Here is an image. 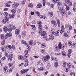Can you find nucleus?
Wrapping results in <instances>:
<instances>
[{
  "mask_svg": "<svg viewBox=\"0 0 76 76\" xmlns=\"http://www.w3.org/2000/svg\"><path fill=\"white\" fill-rule=\"evenodd\" d=\"M5 55L8 58L9 61L10 62V61H12V58H13V55H11V56H10V54L6 52L5 53Z\"/></svg>",
  "mask_w": 76,
  "mask_h": 76,
  "instance_id": "f257e3e1",
  "label": "nucleus"
},
{
  "mask_svg": "<svg viewBox=\"0 0 76 76\" xmlns=\"http://www.w3.org/2000/svg\"><path fill=\"white\" fill-rule=\"evenodd\" d=\"M13 29V28L12 27H10L8 28L6 26H5L3 27L4 31V32H5V33H7V31L11 32V31H12Z\"/></svg>",
  "mask_w": 76,
  "mask_h": 76,
  "instance_id": "f03ea898",
  "label": "nucleus"
},
{
  "mask_svg": "<svg viewBox=\"0 0 76 76\" xmlns=\"http://www.w3.org/2000/svg\"><path fill=\"white\" fill-rule=\"evenodd\" d=\"M42 61L43 62H46V61H48L50 60V56L48 55H46L45 57H44V58H42Z\"/></svg>",
  "mask_w": 76,
  "mask_h": 76,
  "instance_id": "7ed1b4c3",
  "label": "nucleus"
},
{
  "mask_svg": "<svg viewBox=\"0 0 76 76\" xmlns=\"http://www.w3.org/2000/svg\"><path fill=\"white\" fill-rule=\"evenodd\" d=\"M59 11L61 13L62 16H64L66 13V10H63V7H61L59 10Z\"/></svg>",
  "mask_w": 76,
  "mask_h": 76,
  "instance_id": "20e7f679",
  "label": "nucleus"
},
{
  "mask_svg": "<svg viewBox=\"0 0 76 76\" xmlns=\"http://www.w3.org/2000/svg\"><path fill=\"white\" fill-rule=\"evenodd\" d=\"M1 22L2 23H4V24H7V23H9V19L7 18L2 20Z\"/></svg>",
  "mask_w": 76,
  "mask_h": 76,
  "instance_id": "39448f33",
  "label": "nucleus"
},
{
  "mask_svg": "<svg viewBox=\"0 0 76 76\" xmlns=\"http://www.w3.org/2000/svg\"><path fill=\"white\" fill-rule=\"evenodd\" d=\"M37 23L38 25V29H40V30H42V26L41 25L42 24V22L41 21H38L37 22Z\"/></svg>",
  "mask_w": 76,
  "mask_h": 76,
  "instance_id": "423d86ee",
  "label": "nucleus"
},
{
  "mask_svg": "<svg viewBox=\"0 0 76 76\" xmlns=\"http://www.w3.org/2000/svg\"><path fill=\"white\" fill-rule=\"evenodd\" d=\"M45 35H46V32H45V31H43L41 34V37H43V39H46L47 40V37L45 36Z\"/></svg>",
  "mask_w": 76,
  "mask_h": 76,
  "instance_id": "0eeeda50",
  "label": "nucleus"
},
{
  "mask_svg": "<svg viewBox=\"0 0 76 76\" xmlns=\"http://www.w3.org/2000/svg\"><path fill=\"white\" fill-rule=\"evenodd\" d=\"M19 6V4H17V3H13L12 5V9H15L16 8H17Z\"/></svg>",
  "mask_w": 76,
  "mask_h": 76,
  "instance_id": "6e6552de",
  "label": "nucleus"
},
{
  "mask_svg": "<svg viewBox=\"0 0 76 76\" xmlns=\"http://www.w3.org/2000/svg\"><path fill=\"white\" fill-rule=\"evenodd\" d=\"M52 24H53V27H56L57 26V22H56V21L54 20H52L51 21V22Z\"/></svg>",
  "mask_w": 76,
  "mask_h": 76,
  "instance_id": "1a4fd4ad",
  "label": "nucleus"
},
{
  "mask_svg": "<svg viewBox=\"0 0 76 76\" xmlns=\"http://www.w3.org/2000/svg\"><path fill=\"white\" fill-rule=\"evenodd\" d=\"M28 70H29V69H22L21 70L20 72L21 74H25V73H26Z\"/></svg>",
  "mask_w": 76,
  "mask_h": 76,
  "instance_id": "9d476101",
  "label": "nucleus"
},
{
  "mask_svg": "<svg viewBox=\"0 0 76 76\" xmlns=\"http://www.w3.org/2000/svg\"><path fill=\"white\" fill-rule=\"evenodd\" d=\"M55 20H57L58 26L59 28L60 27V20L58 19L56 17H55Z\"/></svg>",
  "mask_w": 76,
  "mask_h": 76,
  "instance_id": "9b49d317",
  "label": "nucleus"
},
{
  "mask_svg": "<svg viewBox=\"0 0 76 76\" xmlns=\"http://www.w3.org/2000/svg\"><path fill=\"white\" fill-rule=\"evenodd\" d=\"M12 37V33H9L6 34L5 36V39H7L9 37Z\"/></svg>",
  "mask_w": 76,
  "mask_h": 76,
  "instance_id": "f8f14e48",
  "label": "nucleus"
},
{
  "mask_svg": "<svg viewBox=\"0 0 76 76\" xmlns=\"http://www.w3.org/2000/svg\"><path fill=\"white\" fill-rule=\"evenodd\" d=\"M19 32H20V30H19V29L18 28L15 31V34L16 35V36H18V35H19Z\"/></svg>",
  "mask_w": 76,
  "mask_h": 76,
  "instance_id": "ddd939ff",
  "label": "nucleus"
},
{
  "mask_svg": "<svg viewBox=\"0 0 76 76\" xmlns=\"http://www.w3.org/2000/svg\"><path fill=\"white\" fill-rule=\"evenodd\" d=\"M0 37L1 38V39L3 40V41H4L5 40V37H4V34H1L0 35Z\"/></svg>",
  "mask_w": 76,
  "mask_h": 76,
  "instance_id": "4468645a",
  "label": "nucleus"
},
{
  "mask_svg": "<svg viewBox=\"0 0 76 76\" xmlns=\"http://www.w3.org/2000/svg\"><path fill=\"white\" fill-rule=\"evenodd\" d=\"M18 59L19 60H20L21 59L22 60H23V57L22 56L20 55H19L18 56Z\"/></svg>",
  "mask_w": 76,
  "mask_h": 76,
  "instance_id": "2eb2a0df",
  "label": "nucleus"
},
{
  "mask_svg": "<svg viewBox=\"0 0 76 76\" xmlns=\"http://www.w3.org/2000/svg\"><path fill=\"white\" fill-rule=\"evenodd\" d=\"M20 41L21 44H24V45H27L28 44L26 42V41L23 40H21Z\"/></svg>",
  "mask_w": 76,
  "mask_h": 76,
  "instance_id": "dca6fc26",
  "label": "nucleus"
},
{
  "mask_svg": "<svg viewBox=\"0 0 76 76\" xmlns=\"http://www.w3.org/2000/svg\"><path fill=\"white\" fill-rule=\"evenodd\" d=\"M42 7V4L41 3L38 4L37 6V9L41 8Z\"/></svg>",
  "mask_w": 76,
  "mask_h": 76,
  "instance_id": "f3484780",
  "label": "nucleus"
},
{
  "mask_svg": "<svg viewBox=\"0 0 76 76\" xmlns=\"http://www.w3.org/2000/svg\"><path fill=\"white\" fill-rule=\"evenodd\" d=\"M68 67L69 69H70L72 67V63L70 62H68L67 64Z\"/></svg>",
  "mask_w": 76,
  "mask_h": 76,
  "instance_id": "a211bd4d",
  "label": "nucleus"
},
{
  "mask_svg": "<svg viewBox=\"0 0 76 76\" xmlns=\"http://www.w3.org/2000/svg\"><path fill=\"white\" fill-rule=\"evenodd\" d=\"M52 2L54 3V4H56V3H58L60 1L59 0H52Z\"/></svg>",
  "mask_w": 76,
  "mask_h": 76,
  "instance_id": "6ab92c4d",
  "label": "nucleus"
},
{
  "mask_svg": "<svg viewBox=\"0 0 76 76\" xmlns=\"http://www.w3.org/2000/svg\"><path fill=\"white\" fill-rule=\"evenodd\" d=\"M21 35L22 37H25L26 36V33L25 32H23L21 33Z\"/></svg>",
  "mask_w": 76,
  "mask_h": 76,
  "instance_id": "aec40b11",
  "label": "nucleus"
},
{
  "mask_svg": "<svg viewBox=\"0 0 76 76\" xmlns=\"http://www.w3.org/2000/svg\"><path fill=\"white\" fill-rule=\"evenodd\" d=\"M71 47V48H75L76 47V43H73V44H72Z\"/></svg>",
  "mask_w": 76,
  "mask_h": 76,
  "instance_id": "412c9836",
  "label": "nucleus"
},
{
  "mask_svg": "<svg viewBox=\"0 0 76 76\" xmlns=\"http://www.w3.org/2000/svg\"><path fill=\"white\" fill-rule=\"evenodd\" d=\"M50 38H49V39H54V36L53 35H49Z\"/></svg>",
  "mask_w": 76,
  "mask_h": 76,
  "instance_id": "4be33fe9",
  "label": "nucleus"
},
{
  "mask_svg": "<svg viewBox=\"0 0 76 76\" xmlns=\"http://www.w3.org/2000/svg\"><path fill=\"white\" fill-rule=\"evenodd\" d=\"M5 6L6 7H10V5L8 3H7L5 4Z\"/></svg>",
  "mask_w": 76,
  "mask_h": 76,
  "instance_id": "5701e85b",
  "label": "nucleus"
},
{
  "mask_svg": "<svg viewBox=\"0 0 76 76\" xmlns=\"http://www.w3.org/2000/svg\"><path fill=\"white\" fill-rule=\"evenodd\" d=\"M68 45H69V46H70V47H71L72 44V42L70 41H69L68 42Z\"/></svg>",
  "mask_w": 76,
  "mask_h": 76,
  "instance_id": "b1692460",
  "label": "nucleus"
},
{
  "mask_svg": "<svg viewBox=\"0 0 76 76\" xmlns=\"http://www.w3.org/2000/svg\"><path fill=\"white\" fill-rule=\"evenodd\" d=\"M29 44L30 45H32L33 44V40H31L28 42Z\"/></svg>",
  "mask_w": 76,
  "mask_h": 76,
  "instance_id": "393cba45",
  "label": "nucleus"
},
{
  "mask_svg": "<svg viewBox=\"0 0 76 76\" xmlns=\"http://www.w3.org/2000/svg\"><path fill=\"white\" fill-rule=\"evenodd\" d=\"M62 45L61 42H59V44L58 45V48L59 49H61V47Z\"/></svg>",
  "mask_w": 76,
  "mask_h": 76,
  "instance_id": "a878e982",
  "label": "nucleus"
},
{
  "mask_svg": "<svg viewBox=\"0 0 76 76\" xmlns=\"http://www.w3.org/2000/svg\"><path fill=\"white\" fill-rule=\"evenodd\" d=\"M15 16V15L13 14H10L9 15V17L10 18H14Z\"/></svg>",
  "mask_w": 76,
  "mask_h": 76,
  "instance_id": "bb28decb",
  "label": "nucleus"
},
{
  "mask_svg": "<svg viewBox=\"0 0 76 76\" xmlns=\"http://www.w3.org/2000/svg\"><path fill=\"white\" fill-rule=\"evenodd\" d=\"M39 17L41 19H45V16L42 15H40L39 16Z\"/></svg>",
  "mask_w": 76,
  "mask_h": 76,
  "instance_id": "cd10ccee",
  "label": "nucleus"
},
{
  "mask_svg": "<svg viewBox=\"0 0 76 76\" xmlns=\"http://www.w3.org/2000/svg\"><path fill=\"white\" fill-rule=\"evenodd\" d=\"M64 36L66 38H69V35L67 34V33H64Z\"/></svg>",
  "mask_w": 76,
  "mask_h": 76,
  "instance_id": "c85d7f7f",
  "label": "nucleus"
},
{
  "mask_svg": "<svg viewBox=\"0 0 76 76\" xmlns=\"http://www.w3.org/2000/svg\"><path fill=\"white\" fill-rule=\"evenodd\" d=\"M66 11H69V10H70V7H69V6L67 5H66Z\"/></svg>",
  "mask_w": 76,
  "mask_h": 76,
  "instance_id": "c756f323",
  "label": "nucleus"
},
{
  "mask_svg": "<svg viewBox=\"0 0 76 76\" xmlns=\"http://www.w3.org/2000/svg\"><path fill=\"white\" fill-rule=\"evenodd\" d=\"M11 12L13 13V15L15 16V13L16 12V10L14 9H12L11 10Z\"/></svg>",
  "mask_w": 76,
  "mask_h": 76,
  "instance_id": "7c9ffc66",
  "label": "nucleus"
},
{
  "mask_svg": "<svg viewBox=\"0 0 76 76\" xmlns=\"http://www.w3.org/2000/svg\"><path fill=\"white\" fill-rule=\"evenodd\" d=\"M40 52L43 54H45V50L44 49H42L40 51Z\"/></svg>",
  "mask_w": 76,
  "mask_h": 76,
  "instance_id": "2f4dec72",
  "label": "nucleus"
},
{
  "mask_svg": "<svg viewBox=\"0 0 76 76\" xmlns=\"http://www.w3.org/2000/svg\"><path fill=\"white\" fill-rule=\"evenodd\" d=\"M34 6V5L33 4H32V3H30L28 5V7H33V6Z\"/></svg>",
  "mask_w": 76,
  "mask_h": 76,
  "instance_id": "473e14b6",
  "label": "nucleus"
},
{
  "mask_svg": "<svg viewBox=\"0 0 76 76\" xmlns=\"http://www.w3.org/2000/svg\"><path fill=\"white\" fill-rule=\"evenodd\" d=\"M62 54L63 56H66V52L64 51L62 52Z\"/></svg>",
  "mask_w": 76,
  "mask_h": 76,
  "instance_id": "72a5a7b5",
  "label": "nucleus"
},
{
  "mask_svg": "<svg viewBox=\"0 0 76 76\" xmlns=\"http://www.w3.org/2000/svg\"><path fill=\"white\" fill-rule=\"evenodd\" d=\"M70 1V0H65V3L66 4H69Z\"/></svg>",
  "mask_w": 76,
  "mask_h": 76,
  "instance_id": "f704fd0d",
  "label": "nucleus"
},
{
  "mask_svg": "<svg viewBox=\"0 0 76 76\" xmlns=\"http://www.w3.org/2000/svg\"><path fill=\"white\" fill-rule=\"evenodd\" d=\"M54 64L55 67H57L58 66V62H55Z\"/></svg>",
  "mask_w": 76,
  "mask_h": 76,
  "instance_id": "c9c22d12",
  "label": "nucleus"
},
{
  "mask_svg": "<svg viewBox=\"0 0 76 76\" xmlns=\"http://www.w3.org/2000/svg\"><path fill=\"white\" fill-rule=\"evenodd\" d=\"M64 71H65L66 72H68V70H69V69H68V68L65 67L64 68Z\"/></svg>",
  "mask_w": 76,
  "mask_h": 76,
  "instance_id": "e433bc0d",
  "label": "nucleus"
},
{
  "mask_svg": "<svg viewBox=\"0 0 76 76\" xmlns=\"http://www.w3.org/2000/svg\"><path fill=\"white\" fill-rule=\"evenodd\" d=\"M45 0H43L42 1V4L43 5V6L44 7L45 6V3L46 2H45Z\"/></svg>",
  "mask_w": 76,
  "mask_h": 76,
  "instance_id": "4c0bfd02",
  "label": "nucleus"
},
{
  "mask_svg": "<svg viewBox=\"0 0 76 76\" xmlns=\"http://www.w3.org/2000/svg\"><path fill=\"white\" fill-rule=\"evenodd\" d=\"M27 48L28 49V50L29 51L31 50V47L29 45H27Z\"/></svg>",
  "mask_w": 76,
  "mask_h": 76,
  "instance_id": "58836bf2",
  "label": "nucleus"
},
{
  "mask_svg": "<svg viewBox=\"0 0 76 76\" xmlns=\"http://www.w3.org/2000/svg\"><path fill=\"white\" fill-rule=\"evenodd\" d=\"M63 64L62 66V67H65L66 63V62L65 61H64L63 62Z\"/></svg>",
  "mask_w": 76,
  "mask_h": 76,
  "instance_id": "ea45409f",
  "label": "nucleus"
},
{
  "mask_svg": "<svg viewBox=\"0 0 76 76\" xmlns=\"http://www.w3.org/2000/svg\"><path fill=\"white\" fill-rule=\"evenodd\" d=\"M4 15L5 16H7L9 15V14L7 12H4Z\"/></svg>",
  "mask_w": 76,
  "mask_h": 76,
  "instance_id": "a19ab883",
  "label": "nucleus"
},
{
  "mask_svg": "<svg viewBox=\"0 0 76 76\" xmlns=\"http://www.w3.org/2000/svg\"><path fill=\"white\" fill-rule=\"evenodd\" d=\"M39 30V34H41V32H42V30H41L40 28H38Z\"/></svg>",
  "mask_w": 76,
  "mask_h": 76,
  "instance_id": "79ce46f5",
  "label": "nucleus"
},
{
  "mask_svg": "<svg viewBox=\"0 0 76 76\" xmlns=\"http://www.w3.org/2000/svg\"><path fill=\"white\" fill-rule=\"evenodd\" d=\"M73 75H74V76H75V73L74 72H72L70 73V76H72Z\"/></svg>",
  "mask_w": 76,
  "mask_h": 76,
  "instance_id": "37998d69",
  "label": "nucleus"
},
{
  "mask_svg": "<svg viewBox=\"0 0 76 76\" xmlns=\"http://www.w3.org/2000/svg\"><path fill=\"white\" fill-rule=\"evenodd\" d=\"M41 47L43 48H45L46 47V45H45V44H43L41 45Z\"/></svg>",
  "mask_w": 76,
  "mask_h": 76,
  "instance_id": "c03bdc74",
  "label": "nucleus"
},
{
  "mask_svg": "<svg viewBox=\"0 0 76 76\" xmlns=\"http://www.w3.org/2000/svg\"><path fill=\"white\" fill-rule=\"evenodd\" d=\"M50 16L51 17H52L53 16V12H51L49 13Z\"/></svg>",
  "mask_w": 76,
  "mask_h": 76,
  "instance_id": "a18cd8bd",
  "label": "nucleus"
},
{
  "mask_svg": "<svg viewBox=\"0 0 76 76\" xmlns=\"http://www.w3.org/2000/svg\"><path fill=\"white\" fill-rule=\"evenodd\" d=\"M69 24H66L65 26V28H66V29H68V28H69Z\"/></svg>",
  "mask_w": 76,
  "mask_h": 76,
  "instance_id": "49530a36",
  "label": "nucleus"
},
{
  "mask_svg": "<svg viewBox=\"0 0 76 76\" xmlns=\"http://www.w3.org/2000/svg\"><path fill=\"white\" fill-rule=\"evenodd\" d=\"M51 65H50V64H47V67L48 69H50V67Z\"/></svg>",
  "mask_w": 76,
  "mask_h": 76,
  "instance_id": "de8ad7c7",
  "label": "nucleus"
},
{
  "mask_svg": "<svg viewBox=\"0 0 76 76\" xmlns=\"http://www.w3.org/2000/svg\"><path fill=\"white\" fill-rule=\"evenodd\" d=\"M7 48H9V49H12V46L11 45H8Z\"/></svg>",
  "mask_w": 76,
  "mask_h": 76,
  "instance_id": "09e8293b",
  "label": "nucleus"
},
{
  "mask_svg": "<svg viewBox=\"0 0 76 76\" xmlns=\"http://www.w3.org/2000/svg\"><path fill=\"white\" fill-rule=\"evenodd\" d=\"M72 51V49H69V50H68V53H69V54H71Z\"/></svg>",
  "mask_w": 76,
  "mask_h": 76,
  "instance_id": "8fccbe9b",
  "label": "nucleus"
},
{
  "mask_svg": "<svg viewBox=\"0 0 76 76\" xmlns=\"http://www.w3.org/2000/svg\"><path fill=\"white\" fill-rule=\"evenodd\" d=\"M24 61L25 63H28V59L26 58L24 60Z\"/></svg>",
  "mask_w": 76,
  "mask_h": 76,
  "instance_id": "3c124183",
  "label": "nucleus"
},
{
  "mask_svg": "<svg viewBox=\"0 0 76 76\" xmlns=\"http://www.w3.org/2000/svg\"><path fill=\"white\" fill-rule=\"evenodd\" d=\"M26 1L25 0H22L21 3L23 4H24L25 3V2Z\"/></svg>",
  "mask_w": 76,
  "mask_h": 76,
  "instance_id": "603ef678",
  "label": "nucleus"
},
{
  "mask_svg": "<svg viewBox=\"0 0 76 76\" xmlns=\"http://www.w3.org/2000/svg\"><path fill=\"white\" fill-rule=\"evenodd\" d=\"M9 67H11V66H13V63H10L8 64Z\"/></svg>",
  "mask_w": 76,
  "mask_h": 76,
  "instance_id": "864d4df0",
  "label": "nucleus"
},
{
  "mask_svg": "<svg viewBox=\"0 0 76 76\" xmlns=\"http://www.w3.org/2000/svg\"><path fill=\"white\" fill-rule=\"evenodd\" d=\"M62 5V4L61 2H58L57 4V6L58 7L59 6H61Z\"/></svg>",
  "mask_w": 76,
  "mask_h": 76,
  "instance_id": "5fc2aeb1",
  "label": "nucleus"
},
{
  "mask_svg": "<svg viewBox=\"0 0 76 76\" xmlns=\"http://www.w3.org/2000/svg\"><path fill=\"white\" fill-rule=\"evenodd\" d=\"M24 53L25 54H28V53H29V51H28V50H26L25 51H24Z\"/></svg>",
  "mask_w": 76,
  "mask_h": 76,
  "instance_id": "6e6d98bb",
  "label": "nucleus"
},
{
  "mask_svg": "<svg viewBox=\"0 0 76 76\" xmlns=\"http://www.w3.org/2000/svg\"><path fill=\"white\" fill-rule=\"evenodd\" d=\"M36 14H37V15H38V16H39V15H40V13H39V12L37 11L36 12Z\"/></svg>",
  "mask_w": 76,
  "mask_h": 76,
  "instance_id": "4d7b16f0",
  "label": "nucleus"
},
{
  "mask_svg": "<svg viewBox=\"0 0 76 76\" xmlns=\"http://www.w3.org/2000/svg\"><path fill=\"white\" fill-rule=\"evenodd\" d=\"M7 68H8V67H7V66H4L3 67L4 70H7Z\"/></svg>",
  "mask_w": 76,
  "mask_h": 76,
  "instance_id": "13d9d810",
  "label": "nucleus"
},
{
  "mask_svg": "<svg viewBox=\"0 0 76 76\" xmlns=\"http://www.w3.org/2000/svg\"><path fill=\"white\" fill-rule=\"evenodd\" d=\"M27 54H25L24 55V57L25 58H28V55H27Z\"/></svg>",
  "mask_w": 76,
  "mask_h": 76,
  "instance_id": "bf43d9fd",
  "label": "nucleus"
},
{
  "mask_svg": "<svg viewBox=\"0 0 76 76\" xmlns=\"http://www.w3.org/2000/svg\"><path fill=\"white\" fill-rule=\"evenodd\" d=\"M69 30H72V29H73V28L72 27V26H69Z\"/></svg>",
  "mask_w": 76,
  "mask_h": 76,
  "instance_id": "052dcab7",
  "label": "nucleus"
},
{
  "mask_svg": "<svg viewBox=\"0 0 76 76\" xmlns=\"http://www.w3.org/2000/svg\"><path fill=\"white\" fill-rule=\"evenodd\" d=\"M61 29H61V30H64L65 29V28L64 27V26H63V25H62V26L61 27Z\"/></svg>",
  "mask_w": 76,
  "mask_h": 76,
  "instance_id": "680f3d73",
  "label": "nucleus"
},
{
  "mask_svg": "<svg viewBox=\"0 0 76 76\" xmlns=\"http://www.w3.org/2000/svg\"><path fill=\"white\" fill-rule=\"evenodd\" d=\"M36 21L35 20H33L31 22L33 24H36Z\"/></svg>",
  "mask_w": 76,
  "mask_h": 76,
  "instance_id": "e2e57ef3",
  "label": "nucleus"
},
{
  "mask_svg": "<svg viewBox=\"0 0 76 76\" xmlns=\"http://www.w3.org/2000/svg\"><path fill=\"white\" fill-rule=\"evenodd\" d=\"M23 65H24V63H23L19 64L18 66L19 67H20V66H23Z\"/></svg>",
  "mask_w": 76,
  "mask_h": 76,
  "instance_id": "0e129e2a",
  "label": "nucleus"
},
{
  "mask_svg": "<svg viewBox=\"0 0 76 76\" xmlns=\"http://www.w3.org/2000/svg\"><path fill=\"white\" fill-rule=\"evenodd\" d=\"M4 73H7V72H9V70H7V69H5V70H4Z\"/></svg>",
  "mask_w": 76,
  "mask_h": 76,
  "instance_id": "69168bd1",
  "label": "nucleus"
},
{
  "mask_svg": "<svg viewBox=\"0 0 76 76\" xmlns=\"http://www.w3.org/2000/svg\"><path fill=\"white\" fill-rule=\"evenodd\" d=\"M6 59V57L4 56L1 59V60H5Z\"/></svg>",
  "mask_w": 76,
  "mask_h": 76,
  "instance_id": "338daca9",
  "label": "nucleus"
},
{
  "mask_svg": "<svg viewBox=\"0 0 76 76\" xmlns=\"http://www.w3.org/2000/svg\"><path fill=\"white\" fill-rule=\"evenodd\" d=\"M73 7H76V3H75L73 4Z\"/></svg>",
  "mask_w": 76,
  "mask_h": 76,
  "instance_id": "774afa93",
  "label": "nucleus"
}]
</instances>
